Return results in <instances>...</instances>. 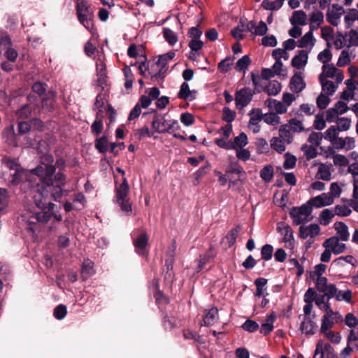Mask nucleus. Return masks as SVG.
<instances>
[{
  "instance_id": "69168bd1",
  "label": "nucleus",
  "mask_w": 358,
  "mask_h": 358,
  "mask_svg": "<svg viewBox=\"0 0 358 358\" xmlns=\"http://www.w3.org/2000/svg\"><path fill=\"white\" fill-rule=\"evenodd\" d=\"M236 116V112L231 110L229 108L224 107L223 108L222 119L226 121L227 124H231V122L235 120Z\"/></svg>"
},
{
  "instance_id": "5701e85b",
  "label": "nucleus",
  "mask_w": 358,
  "mask_h": 358,
  "mask_svg": "<svg viewBox=\"0 0 358 358\" xmlns=\"http://www.w3.org/2000/svg\"><path fill=\"white\" fill-rule=\"evenodd\" d=\"M169 120L164 116L157 115H155L152 122V127L155 132L162 134L168 131Z\"/></svg>"
},
{
  "instance_id": "2eb2a0df",
  "label": "nucleus",
  "mask_w": 358,
  "mask_h": 358,
  "mask_svg": "<svg viewBox=\"0 0 358 358\" xmlns=\"http://www.w3.org/2000/svg\"><path fill=\"white\" fill-rule=\"evenodd\" d=\"M318 325L315 319V315H304L301 324V330L306 334H314L317 330Z\"/></svg>"
},
{
  "instance_id": "6e6d98bb",
  "label": "nucleus",
  "mask_w": 358,
  "mask_h": 358,
  "mask_svg": "<svg viewBox=\"0 0 358 358\" xmlns=\"http://www.w3.org/2000/svg\"><path fill=\"white\" fill-rule=\"evenodd\" d=\"M250 63V57L248 55H244L236 62V69L238 71H244L248 69Z\"/></svg>"
},
{
  "instance_id": "f3484780",
  "label": "nucleus",
  "mask_w": 358,
  "mask_h": 358,
  "mask_svg": "<svg viewBox=\"0 0 358 358\" xmlns=\"http://www.w3.org/2000/svg\"><path fill=\"white\" fill-rule=\"evenodd\" d=\"M250 118L248 128L255 134L260 131L259 122L263 120V114L260 109L253 108L250 113Z\"/></svg>"
},
{
  "instance_id": "f03ea898",
  "label": "nucleus",
  "mask_w": 358,
  "mask_h": 358,
  "mask_svg": "<svg viewBox=\"0 0 358 358\" xmlns=\"http://www.w3.org/2000/svg\"><path fill=\"white\" fill-rule=\"evenodd\" d=\"M54 159L50 155H44L41 157V161L38 166L31 170H23L20 168V165L15 159L4 157L2 162L10 171L14 173H11L13 178L11 182L17 185L22 182V189L26 191L29 188L30 184L35 177H39L42 181L47 184L52 183L51 176L56 170V167L53 165Z\"/></svg>"
},
{
  "instance_id": "603ef678",
  "label": "nucleus",
  "mask_w": 358,
  "mask_h": 358,
  "mask_svg": "<svg viewBox=\"0 0 358 358\" xmlns=\"http://www.w3.org/2000/svg\"><path fill=\"white\" fill-rule=\"evenodd\" d=\"M273 169L271 165L264 166L260 172L261 178L266 182H270L273 178Z\"/></svg>"
},
{
  "instance_id": "58836bf2",
  "label": "nucleus",
  "mask_w": 358,
  "mask_h": 358,
  "mask_svg": "<svg viewBox=\"0 0 358 358\" xmlns=\"http://www.w3.org/2000/svg\"><path fill=\"white\" fill-rule=\"evenodd\" d=\"M286 144L283 140L278 137H273L270 141L271 148L279 153H282L285 150Z\"/></svg>"
},
{
  "instance_id": "09e8293b",
  "label": "nucleus",
  "mask_w": 358,
  "mask_h": 358,
  "mask_svg": "<svg viewBox=\"0 0 358 358\" xmlns=\"http://www.w3.org/2000/svg\"><path fill=\"white\" fill-rule=\"evenodd\" d=\"M95 148L101 153H105L108 150V141L106 137L102 136L95 141Z\"/></svg>"
},
{
  "instance_id": "bf43d9fd",
  "label": "nucleus",
  "mask_w": 358,
  "mask_h": 358,
  "mask_svg": "<svg viewBox=\"0 0 358 358\" xmlns=\"http://www.w3.org/2000/svg\"><path fill=\"white\" fill-rule=\"evenodd\" d=\"M272 57L275 60L281 61L282 58L287 60L289 59V54L287 50L284 48H276L272 51Z\"/></svg>"
},
{
  "instance_id": "4be33fe9",
  "label": "nucleus",
  "mask_w": 358,
  "mask_h": 358,
  "mask_svg": "<svg viewBox=\"0 0 358 358\" xmlns=\"http://www.w3.org/2000/svg\"><path fill=\"white\" fill-rule=\"evenodd\" d=\"M11 41L6 34H3L0 38V46H3L6 49L5 52L6 57L10 62H15L17 57V52L15 50L10 48Z\"/></svg>"
},
{
  "instance_id": "4468645a",
  "label": "nucleus",
  "mask_w": 358,
  "mask_h": 358,
  "mask_svg": "<svg viewBox=\"0 0 358 358\" xmlns=\"http://www.w3.org/2000/svg\"><path fill=\"white\" fill-rule=\"evenodd\" d=\"M304 71H296L294 72L289 83L290 89L292 92L299 93L305 89L306 84L304 80Z\"/></svg>"
},
{
  "instance_id": "c9c22d12",
  "label": "nucleus",
  "mask_w": 358,
  "mask_h": 358,
  "mask_svg": "<svg viewBox=\"0 0 358 358\" xmlns=\"http://www.w3.org/2000/svg\"><path fill=\"white\" fill-rule=\"evenodd\" d=\"M317 177L322 180H330L331 178V172L330 167L324 164H321L318 168Z\"/></svg>"
},
{
  "instance_id": "e433bc0d",
  "label": "nucleus",
  "mask_w": 358,
  "mask_h": 358,
  "mask_svg": "<svg viewBox=\"0 0 358 358\" xmlns=\"http://www.w3.org/2000/svg\"><path fill=\"white\" fill-rule=\"evenodd\" d=\"M248 136L245 133L242 132L238 136H236L234 140L232 141V150L244 148L248 145Z\"/></svg>"
},
{
  "instance_id": "39448f33",
  "label": "nucleus",
  "mask_w": 358,
  "mask_h": 358,
  "mask_svg": "<svg viewBox=\"0 0 358 358\" xmlns=\"http://www.w3.org/2000/svg\"><path fill=\"white\" fill-rule=\"evenodd\" d=\"M76 14L78 21L89 31L92 29L93 12L85 0H76Z\"/></svg>"
},
{
  "instance_id": "0eeeda50",
  "label": "nucleus",
  "mask_w": 358,
  "mask_h": 358,
  "mask_svg": "<svg viewBox=\"0 0 358 358\" xmlns=\"http://www.w3.org/2000/svg\"><path fill=\"white\" fill-rule=\"evenodd\" d=\"M324 138L331 143L336 150H350L355 147V140L353 137H339V135L324 136Z\"/></svg>"
},
{
  "instance_id": "37998d69",
  "label": "nucleus",
  "mask_w": 358,
  "mask_h": 358,
  "mask_svg": "<svg viewBox=\"0 0 358 358\" xmlns=\"http://www.w3.org/2000/svg\"><path fill=\"white\" fill-rule=\"evenodd\" d=\"M8 194L6 189L0 188V213H5L8 206Z\"/></svg>"
},
{
  "instance_id": "4d7b16f0",
  "label": "nucleus",
  "mask_w": 358,
  "mask_h": 358,
  "mask_svg": "<svg viewBox=\"0 0 358 358\" xmlns=\"http://www.w3.org/2000/svg\"><path fill=\"white\" fill-rule=\"evenodd\" d=\"M75 210H81L85 207V197L82 193L76 194L73 199Z\"/></svg>"
},
{
  "instance_id": "f257e3e1",
  "label": "nucleus",
  "mask_w": 358,
  "mask_h": 358,
  "mask_svg": "<svg viewBox=\"0 0 358 358\" xmlns=\"http://www.w3.org/2000/svg\"><path fill=\"white\" fill-rule=\"evenodd\" d=\"M55 173V171L51 176V184H47L39 177H35L29 187L34 203L42 210L35 213L28 210L22 215V221L27 224L26 229L32 233L35 231L36 225L38 223H47L51 220L52 217L57 222L62 220V215L55 211V204L47 201L49 193L51 198L55 201H60L63 196V185H53V174Z\"/></svg>"
},
{
  "instance_id": "8fccbe9b",
  "label": "nucleus",
  "mask_w": 358,
  "mask_h": 358,
  "mask_svg": "<svg viewBox=\"0 0 358 358\" xmlns=\"http://www.w3.org/2000/svg\"><path fill=\"white\" fill-rule=\"evenodd\" d=\"M334 296L337 301H344L347 303H350L352 298V292L350 289L340 291L336 289V293Z\"/></svg>"
},
{
  "instance_id": "338daca9",
  "label": "nucleus",
  "mask_w": 358,
  "mask_h": 358,
  "mask_svg": "<svg viewBox=\"0 0 358 358\" xmlns=\"http://www.w3.org/2000/svg\"><path fill=\"white\" fill-rule=\"evenodd\" d=\"M218 315H205L201 325L213 326L218 323Z\"/></svg>"
},
{
  "instance_id": "7c9ffc66",
  "label": "nucleus",
  "mask_w": 358,
  "mask_h": 358,
  "mask_svg": "<svg viewBox=\"0 0 358 358\" xmlns=\"http://www.w3.org/2000/svg\"><path fill=\"white\" fill-rule=\"evenodd\" d=\"M3 138L5 142L9 145L17 146L14 126L10 125L6 127L3 131Z\"/></svg>"
},
{
  "instance_id": "c85d7f7f",
  "label": "nucleus",
  "mask_w": 358,
  "mask_h": 358,
  "mask_svg": "<svg viewBox=\"0 0 358 358\" xmlns=\"http://www.w3.org/2000/svg\"><path fill=\"white\" fill-rule=\"evenodd\" d=\"M334 229L336 231V234L334 237H338L342 241L348 240L350 234L348 228L343 222H336L334 224Z\"/></svg>"
},
{
  "instance_id": "9d476101",
  "label": "nucleus",
  "mask_w": 358,
  "mask_h": 358,
  "mask_svg": "<svg viewBox=\"0 0 358 358\" xmlns=\"http://www.w3.org/2000/svg\"><path fill=\"white\" fill-rule=\"evenodd\" d=\"M336 122V124L330 126L324 132V136L339 135L340 132L346 131L351 127V120L348 117H341Z\"/></svg>"
},
{
  "instance_id": "b1692460",
  "label": "nucleus",
  "mask_w": 358,
  "mask_h": 358,
  "mask_svg": "<svg viewBox=\"0 0 358 358\" xmlns=\"http://www.w3.org/2000/svg\"><path fill=\"white\" fill-rule=\"evenodd\" d=\"M343 13V8L338 5H333L331 8L329 9L327 13V19L329 23L337 26L340 22V19Z\"/></svg>"
},
{
  "instance_id": "2f4dec72",
  "label": "nucleus",
  "mask_w": 358,
  "mask_h": 358,
  "mask_svg": "<svg viewBox=\"0 0 358 358\" xmlns=\"http://www.w3.org/2000/svg\"><path fill=\"white\" fill-rule=\"evenodd\" d=\"M290 22L292 25H305L307 24V15L303 10H296L290 18Z\"/></svg>"
},
{
  "instance_id": "79ce46f5",
  "label": "nucleus",
  "mask_w": 358,
  "mask_h": 358,
  "mask_svg": "<svg viewBox=\"0 0 358 358\" xmlns=\"http://www.w3.org/2000/svg\"><path fill=\"white\" fill-rule=\"evenodd\" d=\"M163 36L166 41L171 45H174L178 41L176 34L169 28L163 29Z\"/></svg>"
},
{
  "instance_id": "f704fd0d",
  "label": "nucleus",
  "mask_w": 358,
  "mask_h": 358,
  "mask_svg": "<svg viewBox=\"0 0 358 358\" xmlns=\"http://www.w3.org/2000/svg\"><path fill=\"white\" fill-rule=\"evenodd\" d=\"M319 81L322 85V92L326 93L327 95H333L338 88V84L336 82L334 83L328 80H319Z\"/></svg>"
},
{
  "instance_id": "de8ad7c7",
  "label": "nucleus",
  "mask_w": 358,
  "mask_h": 358,
  "mask_svg": "<svg viewBox=\"0 0 358 358\" xmlns=\"http://www.w3.org/2000/svg\"><path fill=\"white\" fill-rule=\"evenodd\" d=\"M267 283V280L263 278H259L255 280V284L256 285L257 291L256 295L258 296H262L264 295V292L266 291V285Z\"/></svg>"
},
{
  "instance_id": "3c124183",
  "label": "nucleus",
  "mask_w": 358,
  "mask_h": 358,
  "mask_svg": "<svg viewBox=\"0 0 358 358\" xmlns=\"http://www.w3.org/2000/svg\"><path fill=\"white\" fill-rule=\"evenodd\" d=\"M333 163L336 166L343 167L349 164L348 159L343 155L334 154L332 156Z\"/></svg>"
},
{
  "instance_id": "6ab92c4d",
  "label": "nucleus",
  "mask_w": 358,
  "mask_h": 358,
  "mask_svg": "<svg viewBox=\"0 0 358 358\" xmlns=\"http://www.w3.org/2000/svg\"><path fill=\"white\" fill-rule=\"evenodd\" d=\"M338 237H331L327 239L322 244L324 248H329L333 253L338 255L345 250V244L340 242Z\"/></svg>"
},
{
  "instance_id": "423d86ee",
  "label": "nucleus",
  "mask_w": 358,
  "mask_h": 358,
  "mask_svg": "<svg viewBox=\"0 0 358 358\" xmlns=\"http://www.w3.org/2000/svg\"><path fill=\"white\" fill-rule=\"evenodd\" d=\"M312 211L313 208L309 202L307 201L300 207L292 208L289 212V215L292 219L293 223L296 225H299L312 220Z\"/></svg>"
},
{
  "instance_id": "c756f323",
  "label": "nucleus",
  "mask_w": 358,
  "mask_h": 358,
  "mask_svg": "<svg viewBox=\"0 0 358 358\" xmlns=\"http://www.w3.org/2000/svg\"><path fill=\"white\" fill-rule=\"evenodd\" d=\"M196 91L190 90L189 85L184 82L181 86L178 92V97L185 100L192 101L196 97Z\"/></svg>"
},
{
  "instance_id": "6e6552de",
  "label": "nucleus",
  "mask_w": 358,
  "mask_h": 358,
  "mask_svg": "<svg viewBox=\"0 0 358 358\" xmlns=\"http://www.w3.org/2000/svg\"><path fill=\"white\" fill-rule=\"evenodd\" d=\"M328 78L334 79L337 84L342 83L344 79L343 71L337 69L333 64H323L319 80H324Z\"/></svg>"
},
{
  "instance_id": "aec40b11",
  "label": "nucleus",
  "mask_w": 358,
  "mask_h": 358,
  "mask_svg": "<svg viewBox=\"0 0 358 358\" xmlns=\"http://www.w3.org/2000/svg\"><path fill=\"white\" fill-rule=\"evenodd\" d=\"M311 207L320 208L333 204L334 200L327 193H322L318 196L311 198L308 201Z\"/></svg>"
},
{
  "instance_id": "e2e57ef3",
  "label": "nucleus",
  "mask_w": 358,
  "mask_h": 358,
  "mask_svg": "<svg viewBox=\"0 0 358 358\" xmlns=\"http://www.w3.org/2000/svg\"><path fill=\"white\" fill-rule=\"evenodd\" d=\"M334 216V213L329 209L324 210L320 216V223L323 225H327Z\"/></svg>"
},
{
  "instance_id": "f8f14e48",
  "label": "nucleus",
  "mask_w": 358,
  "mask_h": 358,
  "mask_svg": "<svg viewBox=\"0 0 358 358\" xmlns=\"http://www.w3.org/2000/svg\"><path fill=\"white\" fill-rule=\"evenodd\" d=\"M313 358H338L334 354L332 347L329 343L319 341L316 345L315 354Z\"/></svg>"
},
{
  "instance_id": "49530a36",
  "label": "nucleus",
  "mask_w": 358,
  "mask_h": 358,
  "mask_svg": "<svg viewBox=\"0 0 358 358\" xmlns=\"http://www.w3.org/2000/svg\"><path fill=\"white\" fill-rule=\"evenodd\" d=\"M301 150L308 159L315 158L317 155V147L312 145H303Z\"/></svg>"
},
{
  "instance_id": "052dcab7",
  "label": "nucleus",
  "mask_w": 358,
  "mask_h": 358,
  "mask_svg": "<svg viewBox=\"0 0 358 358\" xmlns=\"http://www.w3.org/2000/svg\"><path fill=\"white\" fill-rule=\"evenodd\" d=\"M332 59V54L329 48L324 49L323 51L320 52L317 55V59L323 63V64H329Z\"/></svg>"
},
{
  "instance_id": "ea45409f",
  "label": "nucleus",
  "mask_w": 358,
  "mask_h": 358,
  "mask_svg": "<svg viewBox=\"0 0 358 358\" xmlns=\"http://www.w3.org/2000/svg\"><path fill=\"white\" fill-rule=\"evenodd\" d=\"M175 55L176 54L173 51H169L166 54L160 55L157 62H156V65L159 69H163L165 67L169 61H171L174 58Z\"/></svg>"
},
{
  "instance_id": "c03bdc74",
  "label": "nucleus",
  "mask_w": 358,
  "mask_h": 358,
  "mask_svg": "<svg viewBox=\"0 0 358 358\" xmlns=\"http://www.w3.org/2000/svg\"><path fill=\"white\" fill-rule=\"evenodd\" d=\"M286 143L289 144L292 141V136L289 129H287V125L284 124L279 129V137Z\"/></svg>"
},
{
  "instance_id": "ddd939ff",
  "label": "nucleus",
  "mask_w": 358,
  "mask_h": 358,
  "mask_svg": "<svg viewBox=\"0 0 358 358\" xmlns=\"http://www.w3.org/2000/svg\"><path fill=\"white\" fill-rule=\"evenodd\" d=\"M252 92L250 88H243L236 94L235 101L238 109L242 110L247 106L252 99Z\"/></svg>"
},
{
  "instance_id": "1a4fd4ad",
  "label": "nucleus",
  "mask_w": 358,
  "mask_h": 358,
  "mask_svg": "<svg viewBox=\"0 0 358 358\" xmlns=\"http://www.w3.org/2000/svg\"><path fill=\"white\" fill-rule=\"evenodd\" d=\"M276 230L282 236L285 247L287 249L292 250L295 242L291 227L284 222H280L277 224Z\"/></svg>"
},
{
  "instance_id": "9b49d317",
  "label": "nucleus",
  "mask_w": 358,
  "mask_h": 358,
  "mask_svg": "<svg viewBox=\"0 0 358 358\" xmlns=\"http://www.w3.org/2000/svg\"><path fill=\"white\" fill-rule=\"evenodd\" d=\"M227 173L229 175V182L232 185H236L237 181L244 182L247 177L246 172L243 167L237 164L229 167L227 170Z\"/></svg>"
},
{
  "instance_id": "13d9d810",
  "label": "nucleus",
  "mask_w": 358,
  "mask_h": 358,
  "mask_svg": "<svg viewBox=\"0 0 358 358\" xmlns=\"http://www.w3.org/2000/svg\"><path fill=\"white\" fill-rule=\"evenodd\" d=\"M348 46L358 45V28L352 29L346 34Z\"/></svg>"
},
{
  "instance_id": "20e7f679",
  "label": "nucleus",
  "mask_w": 358,
  "mask_h": 358,
  "mask_svg": "<svg viewBox=\"0 0 358 358\" xmlns=\"http://www.w3.org/2000/svg\"><path fill=\"white\" fill-rule=\"evenodd\" d=\"M115 183V199L117 203L121 208V210L125 213H130L132 210L131 203L128 197L129 193V185L127 183V179L124 177L122 178V182L117 185V181L116 177Z\"/></svg>"
},
{
  "instance_id": "a18cd8bd",
  "label": "nucleus",
  "mask_w": 358,
  "mask_h": 358,
  "mask_svg": "<svg viewBox=\"0 0 358 358\" xmlns=\"http://www.w3.org/2000/svg\"><path fill=\"white\" fill-rule=\"evenodd\" d=\"M263 120L268 124L275 126L280 123V117L275 113H267L263 115Z\"/></svg>"
},
{
  "instance_id": "473e14b6",
  "label": "nucleus",
  "mask_w": 358,
  "mask_h": 358,
  "mask_svg": "<svg viewBox=\"0 0 358 358\" xmlns=\"http://www.w3.org/2000/svg\"><path fill=\"white\" fill-rule=\"evenodd\" d=\"M310 29H317L324 21V15L320 10H314L310 14Z\"/></svg>"
},
{
  "instance_id": "7ed1b4c3",
  "label": "nucleus",
  "mask_w": 358,
  "mask_h": 358,
  "mask_svg": "<svg viewBox=\"0 0 358 358\" xmlns=\"http://www.w3.org/2000/svg\"><path fill=\"white\" fill-rule=\"evenodd\" d=\"M315 286L318 292L324 293L319 296L316 299V305L320 310L324 311L325 313H337L333 312L329 303V300L334 297L336 293V287L333 284H328L327 279L325 277H319L315 280Z\"/></svg>"
},
{
  "instance_id": "0e129e2a",
  "label": "nucleus",
  "mask_w": 358,
  "mask_h": 358,
  "mask_svg": "<svg viewBox=\"0 0 358 358\" xmlns=\"http://www.w3.org/2000/svg\"><path fill=\"white\" fill-rule=\"evenodd\" d=\"M348 38L346 34L344 36L343 34H338L334 39V45L336 49H341L345 45L348 46Z\"/></svg>"
},
{
  "instance_id": "a19ab883",
  "label": "nucleus",
  "mask_w": 358,
  "mask_h": 358,
  "mask_svg": "<svg viewBox=\"0 0 358 358\" xmlns=\"http://www.w3.org/2000/svg\"><path fill=\"white\" fill-rule=\"evenodd\" d=\"M333 315H324L321 325V331L323 334L330 331L329 329L332 327L334 322Z\"/></svg>"
},
{
  "instance_id": "cd10ccee",
  "label": "nucleus",
  "mask_w": 358,
  "mask_h": 358,
  "mask_svg": "<svg viewBox=\"0 0 358 358\" xmlns=\"http://www.w3.org/2000/svg\"><path fill=\"white\" fill-rule=\"evenodd\" d=\"M267 107L275 113L282 114L287 112V106L282 101L273 99H268L266 101Z\"/></svg>"
},
{
  "instance_id": "bb28decb",
  "label": "nucleus",
  "mask_w": 358,
  "mask_h": 358,
  "mask_svg": "<svg viewBox=\"0 0 358 358\" xmlns=\"http://www.w3.org/2000/svg\"><path fill=\"white\" fill-rule=\"evenodd\" d=\"M105 56L102 52H97L96 59V73L99 80H104L106 76V66L104 63Z\"/></svg>"
},
{
  "instance_id": "5fc2aeb1",
  "label": "nucleus",
  "mask_w": 358,
  "mask_h": 358,
  "mask_svg": "<svg viewBox=\"0 0 358 358\" xmlns=\"http://www.w3.org/2000/svg\"><path fill=\"white\" fill-rule=\"evenodd\" d=\"M287 125L289 130L294 132H301L304 130L302 122L297 119H291Z\"/></svg>"
},
{
  "instance_id": "a211bd4d",
  "label": "nucleus",
  "mask_w": 358,
  "mask_h": 358,
  "mask_svg": "<svg viewBox=\"0 0 358 358\" xmlns=\"http://www.w3.org/2000/svg\"><path fill=\"white\" fill-rule=\"evenodd\" d=\"M320 233V227L317 224L301 225L299 227V236L303 239L314 238Z\"/></svg>"
},
{
  "instance_id": "72a5a7b5",
  "label": "nucleus",
  "mask_w": 358,
  "mask_h": 358,
  "mask_svg": "<svg viewBox=\"0 0 358 358\" xmlns=\"http://www.w3.org/2000/svg\"><path fill=\"white\" fill-rule=\"evenodd\" d=\"M95 273L94 263L90 259H85L83 262L81 274L84 279H87Z\"/></svg>"
},
{
  "instance_id": "680f3d73",
  "label": "nucleus",
  "mask_w": 358,
  "mask_h": 358,
  "mask_svg": "<svg viewBox=\"0 0 358 358\" xmlns=\"http://www.w3.org/2000/svg\"><path fill=\"white\" fill-rule=\"evenodd\" d=\"M322 137H324V135L322 133L312 132L308 138V141L310 145L317 147L320 145Z\"/></svg>"
},
{
  "instance_id": "a878e982",
  "label": "nucleus",
  "mask_w": 358,
  "mask_h": 358,
  "mask_svg": "<svg viewBox=\"0 0 358 358\" xmlns=\"http://www.w3.org/2000/svg\"><path fill=\"white\" fill-rule=\"evenodd\" d=\"M247 29L257 36H264L268 31V27L266 22L260 21L258 24H256L253 21H250L247 24Z\"/></svg>"
},
{
  "instance_id": "393cba45",
  "label": "nucleus",
  "mask_w": 358,
  "mask_h": 358,
  "mask_svg": "<svg viewBox=\"0 0 358 358\" xmlns=\"http://www.w3.org/2000/svg\"><path fill=\"white\" fill-rule=\"evenodd\" d=\"M315 38L313 36V29L306 33L299 41L298 46L306 48L307 51L310 52L315 44Z\"/></svg>"
},
{
  "instance_id": "774afa93",
  "label": "nucleus",
  "mask_w": 358,
  "mask_h": 358,
  "mask_svg": "<svg viewBox=\"0 0 358 358\" xmlns=\"http://www.w3.org/2000/svg\"><path fill=\"white\" fill-rule=\"evenodd\" d=\"M329 95L320 94L316 100V103L320 109H324L327 107L330 102Z\"/></svg>"
},
{
  "instance_id": "864d4df0",
  "label": "nucleus",
  "mask_w": 358,
  "mask_h": 358,
  "mask_svg": "<svg viewBox=\"0 0 358 358\" xmlns=\"http://www.w3.org/2000/svg\"><path fill=\"white\" fill-rule=\"evenodd\" d=\"M266 91L270 95H276L281 91V85L278 81H271L266 86Z\"/></svg>"
},
{
  "instance_id": "4c0bfd02",
  "label": "nucleus",
  "mask_w": 358,
  "mask_h": 358,
  "mask_svg": "<svg viewBox=\"0 0 358 358\" xmlns=\"http://www.w3.org/2000/svg\"><path fill=\"white\" fill-rule=\"evenodd\" d=\"M275 320L274 315H269L265 322L263 323L260 328V332L264 335L268 334L273 329V322Z\"/></svg>"
},
{
  "instance_id": "412c9836",
  "label": "nucleus",
  "mask_w": 358,
  "mask_h": 358,
  "mask_svg": "<svg viewBox=\"0 0 358 358\" xmlns=\"http://www.w3.org/2000/svg\"><path fill=\"white\" fill-rule=\"evenodd\" d=\"M148 237L144 232L141 233L134 240V245L136 252L141 255H147Z\"/></svg>"
},
{
  "instance_id": "dca6fc26",
  "label": "nucleus",
  "mask_w": 358,
  "mask_h": 358,
  "mask_svg": "<svg viewBox=\"0 0 358 358\" xmlns=\"http://www.w3.org/2000/svg\"><path fill=\"white\" fill-rule=\"evenodd\" d=\"M309 51L301 50L292 58L291 64L297 71H304L308 63Z\"/></svg>"
}]
</instances>
